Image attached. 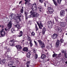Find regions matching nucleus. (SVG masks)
<instances>
[{
    "label": "nucleus",
    "mask_w": 67,
    "mask_h": 67,
    "mask_svg": "<svg viewBox=\"0 0 67 67\" xmlns=\"http://www.w3.org/2000/svg\"><path fill=\"white\" fill-rule=\"evenodd\" d=\"M31 15L28 16V18H37L38 16L39 15L36 12H34L33 10H31L30 12Z\"/></svg>",
    "instance_id": "1"
},
{
    "label": "nucleus",
    "mask_w": 67,
    "mask_h": 67,
    "mask_svg": "<svg viewBox=\"0 0 67 67\" xmlns=\"http://www.w3.org/2000/svg\"><path fill=\"white\" fill-rule=\"evenodd\" d=\"M23 51L25 52L26 53H27V55H26V57L30 58V56H31V51L28 52V48L27 47H24L23 49Z\"/></svg>",
    "instance_id": "2"
},
{
    "label": "nucleus",
    "mask_w": 67,
    "mask_h": 67,
    "mask_svg": "<svg viewBox=\"0 0 67 67\" xmlns=\"http://www.w3.org/2000/svg\"><path fill=\"white\" fill-rule=\"evenodd\" d=\"M15 42H19V41H18L17 40L14 41V39L13 38L12 40H10L9 41V42L10 46H14Z\"/></svg>",
    "instance_id": "3"
},
{
    "label": "nucleus",
    "mask_w": 67,
    "mask_h": 67,
    "mask_svg": "<svg viewBox=\"0 0 67 67\" xmlns=\"http://www.w3.org/2000/svg\"><path fill=\"white\" fill-rule=\"evenodd\" d=\"M65 14L66 13H65V11L64 10H61L60 12V15L61 17L65 16Z\"/></svg>",
    "instance_id": "4"
},
{
    "label": "nucleus",
    "mask_w": 67,
    "mask_h": 67,
    "mask_svg": "<svg viewBox=\"0 0 67 67\" xmlns=\"http://www.w3.org/2000/svg\"><path fill=\"white\" fill-rule=\"evenodd\" d=\"M16 24L17 25H15V26L17 28L18 30H19V29H21V26L19 25V21L18 20H16L15 21Z\"/></svg>",
    "instance_id": "5"
},
{
    "label": "nucleus",
    "mask_w": 67,
    "mask_h": 67,
    "mask_svg": "<svg viewBox=\"0 0 67 67\" xmlns=\"http://www.w3.org/2000/svg\"><path fill=\"white\" fill-rule=\"evenodd\" d=\"M31 8L32 10V11H33L34 12H35L34 11H35V10H37V6H36V4L35 3L33 4L32 7H31Z\"/></svg>",
    "instance_id": "6"
},
{
    "label": "nucleus",
    "mask_w": 67,
    "mask_h": 67,
    "mask_svg": "<svg viewBox=\"0 0 67 67\" xmlns=\"http://www.w3.org/2000/svg\"><path fill=\"white\" fill-rule=\"evenodd\" d=\"M38 42L39 43L40 45L41 46V48H43L45 47V45H44V43H43V42L41 41V40H37Z\"/></svg>",
    "instance_id": "7"
},
{
    "label": "nucleus",
    "mask_w": 67,
    "mask_h": 67,
    "mask_svg": "<svg viewBox=\"0 0 67 67\" xmlns=\"http://www.w3.org/2000/svg\"><path fill=\"white\" fill-rule=\"evenodd\" d=\"M58 37V35L56 34H54L51 36V38L53 39V40H55Z\"/></svg>",
    "instance_id": "8"
},
{
    "label": "nucleus",
    "mask_w": 67,
    "mask_h": 67,
    "mask_svg": "<svg viewBox=\"0 0 67 67\" xmlns=\"http://www.w3.org/2000/svg\"><path fill=\"white\" fill-rule=\"evenodd\" d=\"M48 10L49 11V14H52L54 12V10L51 7H48Z\"/></svg>",
    "instance_id": "9"
},
{
    "label": "nucleus",
    "mask_w": 67,
    "mask_h": 67,
    "mask_svg": "<svg viewBox=\"0 0 67 67\" xmlns=\"http://www.w3.org/2000/svg\"><path fill=\"white\" fill-rule=\"evenodd\" d=\"M4 29H3L2 30L1 32V35L2 37H4L5 36L6 33L5 31H4Z\"/></svg>",
    "instance_id": "10"
},
{
    "label": "nucleus",
    "mask_w": 67,
    "mask_h": 67,
    "mask_svg": "<svg viewBox=\"0 0 67 67\" xmlns=\"http://www.w3.org/2000/svg\"><path fill=\"white\" fill-rule=\"evenodd\" d=\"M54 18L56 22H59L61 21V19L59 18L58 17V16H57L54 17Z\"/></svg>",
    "instance_id": "11"
},
{
    "label": "nucleus",
    "mask_w": 67,
    "mask_h": 67,
    "mask_svg": "<svg viewBox=\"0 0 67 67\" xmlns=\"http://www.w3.org/2000/svg\"><path fill=\"white\" fill-rule=\"evenodd\" d=\"M15 47H16L17 49V50L19 51L20 50H21L22 48L21 47V46L20 45H16L15 46Z\"/></svg>",
    "instance_id": "12"
},
{
    "label": "nucleus",
    "mask_w": 67,
    "mask_h": 67,
    "mask_svg": "<svg viewBox=\"0 0 67 67\" xmlns=\"http://www.w3.org/2000/svg\"><path fill=\"white\" fill-rule=\"evenodd\" d=\"M14 62L13 61L11 60V61L8 64V66L9 67L12 66L13 65Z\"/></svg>",
    "instance_id": "13"
},
{
    "label": "nucleus",
    "mask_w": 67,
    "mask_h": 67,
    "mask_svg": "<svg viewBox=\"0 0 67 67\" xmlns=\"http://www.w3.org/2000/svg\"><path fill=\"white\" fill-rule=\"evenodd\" d=\"M12 21L10 20V21L8 22V27H9L10 29H11L12 27Z\"/></svg>",
    "instance_id": "14"
},
{
    "label": "nucleus",
    "mask_w": 67,
    "mask_h": 67,
    "mask_svg": "<svg viewBox=\"0 0 67 67\" xmlns=\"http://www.w3.org/2000/svg\"><path fill=\"white\" fill-rule=\"evenodd\" d=\"M60 44V41L58 40H57L56 44V46L57 48H58V47L59 45Z\"/></svg>",
    "instance_id": "15"
},
{
    "label": "nucleus",
    "mask_w": 67,
    "mask_h": 67,
    "mask_svg": "<svg viewBox=\"0 0 67 67\" xmlns=\"http://www.w3.org/2000/svg\"><path fill=\"white\" fill-rule=\"evenodd\" d=\"M18 15L17 16L18 19L19 20V21H21V17H22V14L21 13H20L19 14H17Z\"/></svg>",
    "instance_id": "16"
},
{
    "label": "nucleus",
    "mask_w": 67,
    "mask_h": 67,
    "mask_svg": "<svg viewBox=\"0 0 67 67\" xmlns=\"http://www.w3.org/2000/svg\"><path fill=\"white\" fill-rule=\"evenodd\" d=\"M10 29L11 28H10L9 27H8V29L7 28H5L4 29L5 31H4L6 32V33H7L10 30Z\"/></svg>",
    "instance_id": "17"
},
{
    "label": "nucleus",
    "mask_w": 67,
    "mask_h": 67,
    "mask_svg": "<svg viewBox=\"0 0 67 67\" xmlns=\"http://www.w3.org/2000/svg\"><path fill=\"white\" fill-rule=\"evenodd\" d=\"M57 30L58 31L57 32L58 33H61V32H62V30L60 29V27H58L57 28Z\"/></svg>",
    "instance_id": "18"
},
{
    "label": "nucleus",
    "mask_w": 67,
    "mask_h": 67,
    "mask_svg": "<svg viewBox=\"0 0 67 67\" xmlns=\"http://www.w3.org/2000/svg\"><path fill=\"white\" fill-rule=\"evenodd\" d=\"M11 31L12 33H15V28L13 27L11 29Z\"/></svg>",
    "instance_id": "19"
},
{
    "label": "nucleus",
    "mask_w": 67,
    "mask_h": 67,
    "mask_svg": "<svg viewBox=\"0 0 67 67\" xmlns=\"http://www.w3.org/2000/svg\"><path fill=\"white\" fill-rule=\"evenodd\" d=\"M22 35H23V32L22 31H20L18 36L19 37H21L22 36Z\"/></svg>",
    "instance_id": "20"
},
{
    "label": "nucleus",
    "mask_w": 67,
    "mask_h": 67,
    "mask_svg": "<svg viewBox=\"0 0 67 67\" xmlns=\"http://www.w3.org/2000/svg\"><path fill=\"white\" fill-rule=\"evenodd\" d=\"M10 48H8V49L7 50V51H6L5 52V53L4 54V55L5 56H6V55H7V52H10Z\"/></svg>",
    "instance_id": "21"
},
{
    "label": "nucleus",
    "mask_w": 67,
    "mask_h": 67,
    "mask_svg": "<svg viewBox=\"0 0 67 67\" xmlns=\"http://www.w3.org/2000/svg\"><path fill=\"white\" fill-rule=\"evenodd\" d=\"M6 57L7 59H8V60H11L12 58H11L10 56H9V55H7Z\"/></svg>",
    "instance_id": "22"
},
{
    "label": "nucleus",
    "mask_w": 67,
    "mask_h": 67,
    "mask_svg": "<svg viewBox=\"0 0 67 67\" xmlns=\"http://www.w3.org/2000/svg\"><path fill=\"white\" fill-rule=\"evenodd\" d=\"M45 31H46V28H45V27H44L42 29V34L43 35L45 34Z\"/></svg>",
    "instance_id": "23"
},
{
    "label": "nucleus",
    "mask_w": 67,
    "mask_h": 67,
    "mask_svg": "<svg viewBox=\"0 0 67 67\" xmlns=\"http://www.w3.org/2000/svg\"><path fill=\"white\" fill-rule=\"evenodd\" d=\"M45 58H46V55H45L42 54V55L41 57V58L42 59H44Z\"/></svg>",
    "instance_id": "24"
},
{
    "label": "nucleus",
    "mask_w": 67,
    "mask_h": 67,
    "mask_svg": "<svg viewBox=\"0 0 67 67\" xmlns=\"http://www.w3.org/2000/svg\"><path fill=\"white\" fill-rule=\"evenodd\" d=\"M27 4L28 7H30L31 8L32 7V6L33 5L32 4H31L30 3H27Z\"/></svg>",
    "instance_id": "25"
},
{
    "label": "nucleus",
    "mask_w": 67,
    "mask_h": 67,
    "mask_svg": "<svg viewBox=\"0 0 67 67\" xmlns=\"http://www.w3.org/2000/svg\"><path fill=\"white\" fill-rule=\"evenodd\" d=\"M29 44L30 46L31 47H32L33 46V44L32 43V40H30Z\"/></svg>",
    "instance_id": "26"
},
{
    "label": "nucleus",
    "mask_w": 67,
    "mask_h": 67,
    "mask_svg": "<svg viewBox=\"0 0 67 67\" xmlns=\"http://www.w3.org/2000/svg\"><path fill=\"white\" fill-rule=\"evenodd\" d=\"M24 1H25V4H26V5L27 3H29L31 1V0H24Z\"/></svg>",
    "instance_id": "27"
},
{
    "label": "nucleus",
    "mask_w": 67,
    "mask_h": 67,
    "mask_svg": "<svg viewBox=\"0 0 67 67\" xmlns=\"http://www.w3.org/2000/svg\"><path fill=\"white\" fill-rule=\"evenodd\" d=\"M20 12L22 13H23L24 12V10L23 9V7H22L20 11Z\"/></svg>",
    "instance_id": "28"
},
{
    "label": "nucleus",
    "mask_w": 67,
    "mask_h": 67,
    "mask_svg": "<svg viewBox=\"0 0 67 67\" xmlns=\"http://www.w3.org/2000/svg\"><path fill=\"white\" fill-rule=\"evenodd\" d=\"M61 51V52L62 53V54H63V53H64V54H65L66 53V50H64V49H62Z\"/></svg>",
    "instance_id": "29"
},
{
    "label": "nucleus",
    "mask_w": 67,
    "mask_h": 67,
    "mask_svg": "<svg viewBox=\"0 0 67 67\" xmlns=\"http://www.w3.org/2000/svg\"><path fill=\"white\" fill-rule=\"evenodd\" d=\"M48 24L49 25V24L52 25V24H53V23L52 21L50 20V21H48Z\"/></svg>",
    "instance_id": "30"
},
{
    "label": "nucleus",
    "mask_w": 67,
    "mask_h": 67,
    "mask_svg": "<svg viewBox=\"0 0 67 67\" xmlns=\"http://www.w3.org/2000/svg\"><path fill=\"white\" fill-rule=\"evenodd\" d=\"M31 36H33V37H34L35 36V33L34 32H32L31 33Z\"/></svg>",
    "instance_id": "31"
},
{
    "label": "nucleus",
    "mask_w": 67,
    "mask_h": 67,
    "mask_svg": "<svg viewBox=\"0 0 67 67\" xmlns=\"http://www.w3.org/2000/svg\"><path fill=\"white\" fill-rule=\"evenodd\" d=\"M24 14L25 16H27V14H28V12H26V11H25Z\"/></svg>",
    "instance_id": "32"
},
{
    "label": "nucleus",
    "mask_w": 67,
    "mask_h": 67,
    "mask_svg": "<svg viewBox=\"0 0 67 67\" xmlns=\"http://www.w3.org/2000/svg\"><path fill=\"white\" fill-rule=\"evenodd\" d=\"M13 19L15 20H16V21L18 20V16H16V17H14L13 18Z\"/></svg>",
    "instance_id": "33"
},
{
    "label": "nucleus",
    "mask_w": 67,
    "mask_h": 67,
    "mask_svg": "<svg viewBox=\"0 0 67 67\" xmlns=\"http://www.w3.org/2000/svg\"><path fill=\"white\" fill-rule=\"evenodd\" d=\"M53 1V2L54 4L56 5V6H57V3H56V2L55 1V0H52Z\"/></svg>",
    "instance_id": "34"
},
{
    "label": "nucleus",
    "mask_w": 67,
    "mask_h": 67,
    "mask_svg": "<svg viewBox=\"0 0 67 67\" xmlns=\"http://www.w3.org/2000/svg\"><path fill=\"white\" fill-rule=\"evenodd\" d=\"M5 59H3L2 61V64H4L5 63Z\"/></svg>",
    "instance_id": "35"
},
{
    "label": "nucleus",
    "mask_w": 67,
    "mask_h": 67,
    "mask_svg": "<svg viewBox=\"0 0 67 67\" xmlns=\"http://www.w3.org/2000/svg\"><path fill=\"white\" fill-rule=\"evenodd\" d=\"M60 41L61 43H64V40L63 39H61L60 40Z\"/></svg>",
    "instance_id": "36"
},
{
    "label": "nucleus",
    "mask_w": 67,
    "mask_h": 67,
    "mask_svg": "<svg viewBox=\"0 0 67 67\" xmlns=\"http://www.w3.org/2000/svg\"><path fill=\"white\" fill-rule=\"evenodd\" d=\"M62 0H58L57 1V3H59V4H60V3H61Z\"/></svg>",
    "instance_id": "37"
},
{
    "label": "nucleus",
    "mask_w": 67,
    "mask_h": 67,
    "mask_svg": "<svg viewBox=\"0 0 67 67\" xmlns=\"http://www.w3.org/2000/svg\"><path fill=\"white\" fill-rule=\"evenodd\" d=\"M35 29L36 32L37 31H38V28L37 27V25H35Z\"/></svg>",
    "instance_id": "38"
},
{
    "label": "nucleus",
    "mask_w": 67,
    "mask_h": 67,
    "mask_svg": "<svg viewBox=\"0 0 67 67\" xmlns=\"http://www.w3.org/2000/svg\"><path fill=\"white\" fill-rule=\"evenodd\" d=\"M37 57H38V55L37 54H36L35 55V59H36L37 58Z\"/></svg>",
    "instance_id": "39"
},
{
    "label": "nucleus",
    "mask_w": 67,
    "mask_h": 67,
    "mask_svg": "<svg viewBox=\"0 0 67 67\" xmlns=\"http://www.w3.org/2000/svg\"><path fill=\"white\" fill-rule=\"evenodd\" d=\"M57 56V54L56 53H54L53 55L52 56L53 57H55Z\"/></svg>",
    "instance_id": "40"
},
{
    "label": "nucleus",
    "mask_w": 67,
    "mask_h": 67,
    "mask_svg": "<svg viewBox=\"0 0 67 67\" xmlns=\"http://www.w3.org/2000/svg\"><path fill=\"white\" fill-rule=\"evenodd\" d=\"M65 26H66V25L64 23H62V24H61V26L63 27H65Z\"/></svg>",
    "instance_id": "41"
},
{
    "label": "nucleus",
    "mask_w": 67,
    "mask_h": 67,
    "mask_svg": "<svg viewBox=\"0 0 67 67\" xmlns=\"http://www.w3.org/2000/svg\"><path fill=\"white\" fill-rule=\"evenodd\" d=\"M34 42L35 43V46H37V42L35 41H34Z\"/></svg>",
    "instance_id": "42"
},
{
    "label": "nucleus",
    "mask_w": 67,
    "mask_h": 67,
    "mask_svg": "<svg viewBox=\"0 0 67 67\" xmlns=\"http://www.w3.org/2000/svg\"><path fill=\"white\" fill-rule=\"evenodd\" d=\"M40 25L41 27H43V24H42V22L41 21L40 22Z\"/></svg>",
    "instance_id": "43"
},
{
    "label": "nucleus",
    "mask_w": 67,
    "mask_h": 67,
    "mask_svg": "<svg viewBox=\"0 0 67 67\" xmlns=\"http://www.w3.org/2000/svg\"><path fill=\"white\" fill-rule=\"evenodd\" d=\"M64 56L65 58H67V53H65L64 54Z\"/></svg>",
    "instance_id": "44"
},
{
    "label": "nucleus",
    "mask_w": 67,
    "mask_h": 67,
    "mask_svg": "<svg viewBox=\"0 0 67 67\" xmlns=\"http://www.w3.org/2000/svg\"><path fill=\"white\" fill-rule=\"evenodd\" d=\"M39 27V29H42V26H41L40 25H39V26H38Z\"/></svg>",
    "instance_id": "45"
},
{
    "label": "nucleus",
    "mask_w": 67,
    "mask_h": 67,
    "mask_svg": "<svg viewBox=\"0 0 67 67\" xmlns=\"http://www.w3.org/2000/svg\"><path fill=\"white\" fill-rule=\"evenodd\" d=\"M30 62L29 61H28L26 63V65H30Z\"/></svg>",
    "instance_id": "46"
},
{
    "label": "nucleus",
    "mask_w": 67,
    "mask_h": 67,
    "mask_svg": "<svg viewBox=\"0 0 67 67\" xmlns=\"http://www.w3.org/2000/svg\"><path fill=\"white\" fill-rule=\"evenodd\" d=\"M53 27V24L51 25V26H49L50 29H52Z\"/></svg>",
    "instance_id": "47"
},
{
    "label": "nucleus",
    "mask_w": 67,
    "mask_h": 67,
    "mask_svg": "<svg viewBox=\"0 0 67 67\" xmlns=\"http://www.w3.org/2000/svg\"><path fill=\"white\" fill-rule=\"evenodd\" d=\"M15 60H16V62H17L18 63H19V61L18 60V58H15Z\"/></svg>",
    "instance_id": "48"
},
{
    "label": "nucleus",
    "mask_w": 67,
    "mask_h": 67,
    "mask_svg": "<svg viewBox=\"0 0 67 67\" xmlns=\"http://www.w3.org/2000/svg\"><path fill=\"white\" fill-rule=\"evenodd\" d=\"M39 2L41 3H43V0H39Z\"/></svg>",
    "instance_id": "49"
},
{
    "label": "nucleus",
    "mask_w": 67,
    "mask_h": 67,
    "mask_svg": "<svg viewBox=\"0 0 67 67\" xmlns=\"http://www.w3.org/2000/svg\"><path fill=\"white\" fill-rule=\"evenodd\" d=\"M13 13H12L10 15V16L11 17V18H12V17L13 16Z\"/></svg>",
    "instance_id": "50"
},
{
    "label": "nucleus",
    "mask_w": 67,
    "mask_h": 67,
    "mask_svg": "<svg viewBox=\"0 0 67 67\" xmlns=\"http://www.w3.org/2000/svg\"><path fill=\"white\" fill-rule=\"evenodd\" d=\"M33 52L34 53H36V51L34 48L33 49Z\"/></svg>",
    "instance_id": "51"
},
{
    "label": "nucleus",
    "mask_w": 67,
    "mask_h": 67,
    "mask_svg": "<svg viewBox=\"0 0 67 67\" xmlns=\"http://www.w3.org/2000/svg\"><path fill=\"white\" fill-rule=\"evenodd\" d=\"M27 37H28V38H29V41H31V38H30V37L29 36H27Z\"/></svg>",
    "instance_id": "52"
},
{
    "label": "nucleus",
    "mask_w": 67,
    "mask_h": 67,
    "mask_svg": "<svg viewBox=\"0 0 67 67\" xmlns=\"http://www.w3.org/2000/svg\"><path fill=\"white\" fill-rule=\"evenodd\" d=\"M32 21H29V23L30 24H31L32 23Z\"/></svg>",
    "instance_id": "53"
},
{
    "label": "nucleus",
    "mask_w": 67,
    "mask_h": 67,
    "mask_svg": "<svg viewBox=\"0 0 67 67\" xmlns=\"http://www.w3.org/2000/svg\"><path fill=\"white\" fill-rule=\"evenodd\" d=\"M37 24H38V26H39V25H40V23H38V22L37 21Z\"/></svg>",
    "instance_id": "54"
},
{
    "label": "nucleus",
    "mask_w": 67,
    "mask_h": 67,
    "mask_svg": "<svg viewBox=\"0 0 67 67\" xmlns=\"http://www.w3.org/2000/svg\"><path fill=\"white\" fill-rule=\"evenodd\" d=\"M52 21H53L52 23H53V24H55V23H54V19H53Z\"/></svg>",
    "instance_id": "55"
},
{
    "label": "nucleus",
    "mask_w": 67,
    "mask_h": 67,
    "mask_svg": "<svg viewBox=\"0 0 67 67\" xmlns=\"http://www.w3.org/2000/svg\"><path fill=\"white\" fill-rule=\"evenodd\" d=\"M1 59L0 58V64H1Z\"/></svg>",
    "instance_id": "56"
},
{
    "label": "nucleus",
    "mask_w": 67,
    "mask_h": 67,
    "mask_svg": "<svg viewBox=\"0 0 67 67\" xmlns=\"http://www.w3.org/2000/svg\"><path fill=\"white\" fill-rule=\"evenodd\" d=\"M26 20H27V16H26Z\"/></svg>",
    "instance_id": "57"
},
{
    "label": "nucleus",
    "mask_w": 67,
    "mask_h": 67,
    "mask_svg": "<svg viewBox=\"0 0 67 67\" xmlns=\"http://www.w3.org/2000/svg\"><path fill=\"white\" fill-rule=\"evenodd\" d=\"M44 6H45V7H46V3H44Z\"/></svg>",
    "instance_id": "58"
},
{
    "label": "nucleus",
    "mask_w": 67,
    "mask_h": 67,
    "mask_svg": "<svg viewBox=\"0 0 67 67\" xmlns=\"http://www.w3.org/2000/svg\"><path fill=\"white\" fill-rule=\"evenodd\" d=\"M66 23H67V16L66 17Z\"/></svg>",
    "instance_id": "59"
},
{
    "label": "nucleus",
    "mask_w": 67,
    "mask_h": 67,
    "mask_svg": "<svg viewBox=\"0 0 67 67\" xmlns=\"http://www.w3.org/2000/svg\"><path fill=\"white\" fill-rule=\"evenodd\" d=\"M13 37H14L15 38H16V37H15V35H14Z\"/></svg>",
    "instance_id": "60"
},
{
    "label": "nucleus",
    "mask_w": 67,
    "mask_h": 67,
    "mask_svg": "<svg viewBox=\"0 0 67 67\" xmlns=\"http://www.w3.org/2000/svg\"><path fill=\"white\" fill-rule=\"evenodd\" d=\"M22 2V1H21L20 2H19V4H21V3Z\"/></svg>",
    "instance_id": "61"
},
{
    "label": "nucleus",
    "mask_w": 67,
    "mask_h": 67,
    "mask_svg": "<svg viewBox=\"0 0 67 67\" xmlns=\"http://www.w3.org/2000/svg\"><path fill=\"white\" fill-rule=\"evenodd\" d=\"M27 67H29V65H27Z\"/></svg>",
    "instance_id": "62"
},
{
    "label": "nucleus",
    "mask_w": 67,
    "mask_h": 67,
    "mask_svg": "<svg viewBox=\"0 0 67 67\" xmlns=\"http://www.w3.org/2000/svg\"><path fill=\"white\" fill-rule=\"evenodd\" d=\"M23 60L24 61V62H25V61H26V59H24Z\"/></svg>",
    "instance_id": "63"
},
{
    "label": "nucleus",
    "mask_w": 67,
    "mask_h": 67,
    "mask_svg": "<svg viewBox=\"0 0 67 67\" xmlns=\"http://www.w3.org/2000/svg\"><path fill=\"white\" fill-rule=\"evenodd\" d=\"M65 11H66V13H67V9H66L65 10Z\"/></svg>",
    "instance_id": "64"
}]
</instances>
